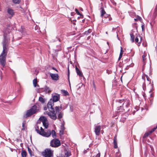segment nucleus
I'll use <instances>...</instances> for the list:
<instances>
[{"label":"nucleus","instance_id":"obj_1","mask_svg":"<svg viewBox=\"0 0 157 157\" xmlns=\"http://www.w3.org/2000/svg\"><path fill=\"white\" fill-rule=\"evenodd\" d=\"M59 99V95H54L52 96V99H51L48 101L47 107L49 111H45V114H47L51 119L55 120L57 119L61 121L63 116V113L62 112H60L59 108L58 106H56L55 109L53 107L54 105V102L58 101Z\"/></svg>","mask_w":157,"mask_h":157},{"label":"nucleus","instance_id":"obj_2","mask_svg":"<svg viewBox=\"0 0 157 157\" xmlns=\"http://www.w3.org/2000/svg\"><path fill=\"white\" fill-rule=\"evenodd\" d=\"M4 39L2 42L3 49L2 52L0 55V64L4 67L6 64V57L7 56V51L6 50V46L7 43L9 41V38L7 36V33H10V30L6 28L3 30Z\"/></svg>","mask_w":157,"mask_h":157},{"label":"nucleus","instance_id":"obj_3","mask_svg":"<svg viewBox=\"0 0 157 157\" xmlns=\"http://www.w3.org/2000/svg\"><path fill=\"white\" fill-rule=\"evenodd\" d=\"M38 110V109H37L36 106V105H33L31 107L30 109L27 111L25 115L26 117H27L30 116L37 112Z\"/></svg>","mask_w":157,"mask_h":157},{"label":"nucleus","instance_id":"obj_4","mask_svg":"<svg viewBox=\"0 0 157 157\" xmlns=\"http://www.w3.org/2000/svg\"><path fill=\"white\" fill-rule=\"evenodd\" d=\"M53 151L50 149H46L42 152V155L44 157H53Z\"/></svg>","mask_w":157,"mask_h":157},{"label":"nucleus","instance_id":"obj_5","mask_svg":"<svg viewBox=\"0 0 157 157\" xmlns=\"http://www.w3.org/2000/svg\"><path fill=\"white\" fill-rule=\"evenodd\" d=\"M60 144V141L57 139H53L50 142V146L52 147H58Z\"/></svg>","mask_w":157,"mask_h":157},{"label":"nucleus","instance_id":"obj_6","mask_svg":"<svg viewBox=\"0 0 157 157\" xmlns=\"http://www.w3.org/2000/svg\"><path fill=\"white\" fill-rule=\"evenodd\" d=\"M40 129L41 130V131H40L41 133L40 134H39L40 135L46 137H48L51 135V131L50 130H48L47 132H45L42 127H40Z\"/></svg>","mask_w":157,"mask_h":157},{"label":"nucleus","instance_id":"obj_7","mask_svg":"<svg viewBox=\"0 0 157 157\" xmlns=\"http://www.w3.org/2000/svg\"><path fill=\"white\" fill-rule=\"evenodd\" d=\"M116 109L117 113L118 114L119 113H124L125 112V109L124 108L123 105L117 106Z\"/></svg>","mask_w":157,"mask_h":157},{"label":"nucleus","instance_id":"obj_8","mask_svg":"<svg viewBox=\"0 0 157 157\" xmlns=\"http://www.w3.org/2000/svg\"><path fill=\"white\" fill-rule=\"evenodd\" d=\"M101 129V126L100 125H96L95 126L94 128V132L95 134L97 136L99 135L100 130Z\"/></svg>","mask_w":157,"mask_h":157},{"label":"nucleus","instance_id":"obj_9","mask_svg":"<svg viewBox=\"0 0 157 157\" xmlns=\"http://www.w3.org/2000/svg\"><path fill=\"white\" fill-rule=\"evenodd\" d=\"M124 99H118L116 100V106L123 105H124Z\"/></svg>","mask_w":157,"mask_h":157},{"label":"nucleus","instance_id":"obj_10","mask_svg":"<svg viewBox=\"0 0 157 157\" xmlns=\"http://www.w3.org/2000/svg\"><path fill=\"white\" fill-rule=\"evenodd\" d=\"M142 37L139 35H137L135 39V41L136 43H137V45L139 46L141 44Z\"/></svg>","mask_w":157,"mask_h":157},{"label":"nucleus","instance_id":"obj_11","mask_svg":"<svg viewBox=\"0 0 157 157\" xmlns=\"http://www.w3.org/2000/svg\"><path fill=\"white\" fill-rule=\"evenodd\" d=\"M50 75L53 80L57 81L59 79V75L57 74L50 73Z\"/></svg>","mask_w":157,"mask_h":157},{"label":"nucleus","instance_id":"obj_12","mask_svg":"<svg viewBox=\"0 0 157 157\" xmlns=\"http://www.w3.org/2000/svg\"><path fill=\"white\" fill-rule=\"evenodd\" d=\"M131 63L130 62V58L128 57L125 59H124L123 61V63L124 64H127V66H130V63Z\"/></svg>","mask_w":157,"mask_h":157},{"label":"nucleus","instance_id":"obj_13","mask_svg":"<svg viewBox=\"0 0 157 157\" xmlns=\"http://www.w3.org/2000/svg\"><path fill=\"white\" fill-rule=\"evenodd\" d=\"M124 105L126 108H128L130 105V101L127 98L124 99Z\"/></svg>","mask_w":157,"mask_h":157},{"label":"nucleus","instance_id":"obj_14","mask_svg":"<svg viewBox=\"0 0 157 157\" xmlns=\"http://www.w3.org/2000/svg\"><path fill=\"white\" fill-rule=\"evenodd\" d=\"M65 128L64 127V124L62 123L60 126V130L59 131L60 134V135H63L64 134V131Z\"/></svg>","mask_w":157,"mask_h":157},{"label":"nucleus","instance_id":"obj_15","mask_svg":"<svg viewBox=\"0 0 157 157\" xmlns=\"http://www.w3.org/2000/svg\"><path fill=\"white\" fill-rule=\"evenodd\" d=\"M75 70L77 75L80 77H82L83 76L82 71L79 69L77 67H76Z\"/></svg>","mask_w":157,"mask_h":157},{"label":"nucleus","instance_id":"obj_16","mask_svg":"<svg viewBox=\"0 0 157 157\" xmlns=\"http://www.w3.org/2000/svg\"><path fill=\"white\" fill-rule=\"evenodd\" d=\"M113 143L114 144V147L117 148V136L115 135L113 138Z\"/></svg>","mask_w":157,"mask_h":157},{"label":"nucleus","instance_id":"obj_17","mask_svg":"<svg viewBox=\"0 0 157 157\" xmlns=\"http://www.w3.org/2000/svg\"><path fill=\"white\" fill-rule=\"evenodd\" d=\"M101 10L100 11L101 12V17L103 18V16L105 14L106 12L105 11L103 7V6H101Z\"/></svg>","mask_w":157,"mask_h":157},{"label":"nucleus","instance_id":"obj_18","mask_svg":"<svg viewBox=\"0 0 157 157\" xmlns=\"http://www.w3.org/2000/svg\"><path fill=\"white\" fill-rule=\"evenodd\" d=\"M64 153L66 157H69L71 155V152L69 150H66L64 151Z\"/></svg>","mask_w":157,"mask_h":157},{"label":"nucleus","instance_id":"obj_19","mask_svg":"<svg viewBox=\"0 0 157 157\" xmlns=\"http://www.w3.org/2000/svg\"><path fill=\"white\" fill-rule=\"evenodd\" d=\"M39 120L42 121V123L44 122H47V119L44 116H41L39 118Z\"/></svg>","mask_w":157,"mask_h":157},{"label":"nucleus","instance_id":"obj_20","mask_svg":"<svg viewBox=\"0 0 157 157\" xmlns=\"http://www.w3.org/2000/svg\"><path fill=\"white\" fill-rule=\"evenodd\" d=\"M21 155L22 157H26L27 155V153L26 151L22 150L21 151Z\"/></svg>","mask_w":157,"mask_h":157},{"label":"nucleus","instance_id":"obj_21","mask_svg":"<svg viewBox=\"0 0 157 157\" xmlns=\"http://www.w3.org/2000/svg\"><path fill=\"white\" fill-rule=\"evenodd\" d=\"M7 12L9 14L11 15V16H13L14 14L13 11L11 9H8Z\"/></svg>","mask_w":157,"mask_h":157},{"label":"nucleus","instance_id":"obj_22","mask_svg":"<svg viewBox=\"0 0 157 157\" xmlns=\"http://www.w3.org/2000/svg\"><path fill=\"white\" fill-rule=\"evenodd\" d=\"M35 130L36 132L37 133H38L39 134H40L41 132H40V131L39 130V127L38 126H36L35 127Z\"/></svg>","mask_w":157,"mask_h":157},{"label":"nucleus","instance_id":"obj_23","mask_svg":"<svg viewBox=\"0 0 157 157\" xmlns=\"http://www.w3.org/2000/svg\"><path fill=\"white\" fill-rule=\"evenodd\" d=\"M44 89L46 93H49L51 91L49 87L47 86H45Z\"/></svg>","mask_w":157,"mask_h":157},{"label":"nucleus","instance_id":"obj_24","mask_svg":"<svg viewBox=\"0 0 157 157\" xmlns=\"http://www.w3.org/2000/svg\"><path fill=\"white\" fill-rule=\"evenodd\" d=\"M61 91L63 93V94L64 96H66L68 95H69L68 93L66 90H61Z\"/></svg>","mask_w":157,"mask_h":157},{"label":"nucleus","instance_id":"obj_25","mask_svg":"<svg viewBox=\"0 0 157 157\" xmlns=\"http://www.w3.org/2000/svg\"><path fill=\"white\" fill-rule=\"evenodd\" d=\"M131 37V40L132 42H133L134 41V36L133 33H131L130 34Z\"/></svg>","mask_w":157,"mask_h":157},{"label":"nucleus","instance_id":"obj_26","mask_svg":"<svg viewBox=\"0 0 157 157\" xmlns=\"http://www.w3.org/2000/svg\"><path fill=\"white\" fill-rule=\"evenodd\" d=\"M51 134L52 136L53 137H55L56 136V132L54 130H52L51 132Z\"/></svg>","mask_w":157,"mask_h":157},{"label":"nucleus","instance_id":"obj_27","mask_svg":"<svg viewBox=\"0 0 157 157\" xmlns=\"http://www.w3.org/2000/svg\"><path fill=\"white\" fill-rule=\"evenodd\" d=\"M33 83L34 86L35 87H36L37 86V81L36 78L34 79L33 80Z\"/></svg>","mask_w":157,"mask_h":157},{"label":"nucleus","instance_id":"obj_28","mask_svg":"<svg viewBox=\"0 0 157 157\" xmlns=\"http://www.w3.org/2000/svg\"><path fill=\"white\" fill-rule=\"evenodd\" d=\"M153 16L155 18L157 16V8L156 7L154 9Z\"/></svg>","mask_w":157,"mask_h":157},{"label":"nucleus","instance_id":"obj_29","mask_svg":"<svg viewBox=\"0 0 157 157\" xmlns=\"http://www.w3.org/2000/svg\"><path fill=\"white\" fill-rule=\"evenodd\" d=\"M39 101L42 103H44L45 102V100L44 99L41 97H40L39 99Z\"/></svg>","mask_w":157,"mask_h":157},{"label":"nucleus","instance_id":"obj_30","mask_svg":"<svg viewBox=\"0 0 157 157\" xmlns=\"http://www.w3.org/2000/svg\"><path fill=\"white\" fill-rule=\"evenodd\" d=\"M12 2L15 4H19L20 3L21 0H12Z\"/></svg>","mask_w":157,"mask_h":157},{"label":"nucleus","instance_id":"obj_31","mask_svg":"<svg viewBox=\"0 0 157 157\" xmlns=\"http://www.w3.org/2000/svg\"><path fill=\"white\" fill-rule=\"evenodd\" d=\"M47 122H44L42 123L43 125L45 128H47L48 125V124Z\"/></svg>","mask_w":157,"mask_h":157},{"label":"nucleus","instance_id":"obj_32","mask_svg":"<svg viewBox=\"0 0 157 157\" xmlns=\"http://www.w3.org/2000/svg\"><path fill=\"white\" fill-rule=\"evenodd\" d=\"M92 32L91 30L90 29H88L87 31H86L84 33L85 34L88 35L89 33H90Z\"/></svg>","mask_w":157,"mask_h":157},{"label":"nucleus","instance_id":"obj_33","mask_svg":"<svg viewBox=\"0 0 157 157\" xmlns=\"http://www.w3.org/2000/svg\"><path fill=\"white\" fill-rule=\"evenodd\" d=\"M105 21L107 22L108 21H110L111 20L112 18L111 17L110 15L108 17L105 18Z\"/></svg>","mask_w":157,"mask_h":157},{"label":"nucleus","instance_id":"obj_34","mask_svg":"<svg viewBox=\"0 0 157 157\" xmlns=\"http://www.w3.org/2000/svg\"><path fill=\"white\" fill-rule=\"evenodd\" d=\"M75 11L76 12V13L78 15H79L81 16H82V17H83V15H82V14L80 13L79 12L78 10L77 9H75Z\"/></svg>","mask_w":157,"mask_h":157},{"label":"nucleus","instance_id":"obj_35","mask_svg":"<svg viewBox=\"0 0 157 157\" xmlns=\"http://www.w3.org/2000/svg\"><path fill=\"white\" fill-rule=\"evenodd\" d=\"M150 134V133H149V132H146V133H145L143 137V138H146Z\"/></svg>","mask_w":157,"mask_h":157},{"label":"nucleus","instance_id":"obj_36","mask_svg":"<svg viewBox=\"0 0 157 157\" xmlns=\"http://www.w3.org/2000/svg\"><path fill=\"white\" fill-rule=\"evenodd\" d=\"M27 148L29 153V154L30 156H32V155H33L32 154V151L31 149L29 147H28Z\"/></svg>","mask_w":157,"mask_h":157},{"label":"nucleus","instance_id":"obj_37","mask_svg":"<svg viewBox=\"0 0 157 157\" xmlns=\"http://www.w3.org/2000/svg\"><path fill=\"white\" fill-rule=\"evenodd\" d=\"M58 40H59V41H60V39L57 37H56L55 39H52V40L53 42H55V41H56Z\"/></svg>","mask_w":157,"mask_h":157},{"label":"nucleus","instance_id":"obj_38","mask_svg":"<svg viewBox=\"0 0 157 157\" xmlns=\"http://www.w3.org/2000/svg\"><path fill=\"white\" fill-rule=\"evenodd\" d=\"M110 15H109V14H106V13H105V14L104 16H103V17H104V18H106L107 17H108V16H109Z\"/></svg>","mask_w":157,"mask_h":157},{"label":"nucleus","instance_id":"obj_39","mask_svg":"<svg viewBox=\"0 0 157 157\" xmlns=\"http://www.w3.org/2000/svg\"><path fill=\"white\" fill-rule=\"evenodd\" d=\"M142 58H143V61L144 62L146 59H145L146 56L145 55H144L142 56Z\"/></svg>","mask_w":157,"mask_h":157},{"label":"nucleus","instance_id":"obj_40","mask_svg":"<svg viewBox=\"0 0 157 157\" xmlns=\"http://www.w3.org/2000/svg\"><path fill=\"white\" fill-rule=\"evenodd\" d=\"M146 76L147 78V79L148 81H150L151 80L150 79V78L148 77L147 75H146Z\"/></svg>","mask_w":157,"mask_h":157},{"label":"nucleus","instance_id":"obj_41","mask_svg":"<svg viewBox=\"0 0 157 157\" xmlns=\"http://www.w3.org/2000/svg\"><path fill=\"white\" fill-rule=\"evenodd\" d=\"M122 55H123V54H121V53L120 54L119 56V57L118 58L119 60L121 58V57H122Z\"/></svg>","mask_w":157,"mask_h":157},{"label":"nucleus","instance_id":"obj_42","mask_svg":"<svg viewBox=\"0 0 157 157\" xmlns=\"http://www.w3.org/2000/svg\"><path fill=\"white\" fill-rule=\"evenodd\" d=\"M100 153L99 152L96 155L95 157H100Z\"/></svg>","mask_w":157,"mask_h":157},{"label":"nucleus","instance_id":"obj_43","mask_svg":"<svg viewBox=\"0 0 157 157\" xmlns=\"http://www.w3.org/2000/svg\"><path fill=\"white\" fill-rule=\"evenodd\" d=\"M24 126H25L24 124L23 123H22V130H25Z\"/></svg>","mask_w":157,"mask_h":157},{"label":"nucleus","instance_id":"obj_44","mask_svg":"<svg viewBox=\"0 0 157 157\" xmlns=\"http://www.w3.org/2000/svg\"><path fill=\"white\" fill-rule=\"evenodd\" d=\"M123 51L122 49V48L121 47V51H120V54L121 53V54H123Z\"/></svg>","mask_w":157,"mask_h":157},{"label":"nucleus","instance_id":"obj_45","mask_svg":"<svg viewBox=\"0 0 157 157\" xmlns=\"http://www.w3.org/2000/svg\"><path fill=\"white\" fill-rule=\"evenodd\" d=\"M137 18H138V20H139L140 21L142 19L141 17L139 16H138L137 17Z\"/></svg>","mask_w":157,"mask_h":157},{"label":"nucleus","instance_id":"obj_46","mask_svg":"<svg viewBox=\"0 0 157 157\" xmlns=\"http://www.w3.org/2000/svg\"><path fill=\"white\" fill-rule=\"evenodd\" d=\"M93 86L94 88V90H96V86H95V84L94 82H93Z\"/></svg>","mask_w":157,"mask_h":157},{"label":"nucleus","instance_id":"obj_47","mask_svg":"<svg viewBox=\"0 0 157 157\" xmlns=\"http://www.w3.org/2000/svg\"><path fill=\"white\" fill-rule=\"evenodd\" d=\"M154 131V130H153L152 129L151 131H149V133H150V134H151V133L152 132H153Z\"/></svg>","mask_w":157,"mask_h":157},{"label":"nucleus","instance_id":"obj_48","mask_svg":"<svg viewBox=\"0 0 157 157\" xmlns=\"http://www.w3.org/2000/svg\"><path fill=\"white\" fill-rule=\"evenodd\" d=\"M141 28L142 29V30L143 31L144 29V25H142L141 26Z\"/></svg>","mask_w":157,"mask_h":157},{"label":"nucleus","instance_id":"obj_49","mask_svg":"<svg viewBox=\"0 0 157 157\" xmlns=\"http://www.w3.org/2000/svg\"><path fill=\"white\" fill-rule=\"evenodd\" d=\"M52 69H53V70H56L57 71H58L54 67H52Z\"/></svg>","mask_w":157,"mask_h":157},{"label":"nucleus","instance_id":"obj_50","mask_svg":"<svg viewBox=\"0 0 157 157\" xmlns=\"http://www.w3.org/2000/svg\"><path fill=\"white\" fill-rule=\"evenodd\" d=\"M47 108H48V107H45L44 108V110H47Z\"/></svg>","mask_w":157,"mask_h":157},{"label":"nucleus","instance_id":"obj_51","mask_svg":"<svg viewBox=\"0 0 157 157\" xmlns=\"http://www.w3.org/2000/svg\"><path fill=\"white\" fill-rule=\"evenodd\" d=\"M157 127H155L154 128H152V129L153 130H154L155 131L157 128Z\"/></svg>","mask_w":157,"mask_h":157},{"label":"nucleus","instance_id":"obj_52","mask_svg":"<svg viewBox=\"0 0 157 157\" xmlns=\"http://www.w3.org/2000/svg\"><path fill=\"white\" fill-rule=\"evenodd\" d=\"M74 13H75L74 12H71V15L72 16H73V15H74Z\"/></svg>","mask_w":157,"mask_h":157},{"label":"nucleus","instance_id":"obj_53","mask_svg":"<svg viewBox=\"0 0 157 157\" xmlns=\"http://www.w3.org/2000/svg\"><path fill=\"white\" fill-rule=\"evenodd\" d=\"M68 75L69 77V67L68 68Z\"/></svg>","mask_w":157,"mask_h":157},{"label":"nucleus","instance_id":"obj_54","mask_svg":"<svg viewBox=\"0 0 157 157\" xmlns=\"http://www.w3.org/2000/svg\"><path fill=\"white\" fill-rule=\"evenodd\" d=\"M20 140L19 139H17L16 140L17 142H18Z\"/></svg>","mask_w":157,"mask_h":157},{"label":"nucleus","instance_id":"obj_55","mask_svg":"<svg viewBox=\"0 0 157 157\" xmlns=\"http://www.w3.org/2000/svg\"><path fill=\"white\" fill-rule=\"evenodd\" d=\"M60 109H59V110H61V109H62V105H61V106H60Z\"/></svg>","mask_w":157,"mask_h":157},{"label":"nucleus","instance_id":"obj_56","mask_svg":"<svg viewBox=\"0 0 157 157\" xmlns=\"http://www.w3.org/2000/svg\"><path fill=\"white\" fill-rule=\"evenodd\" d=\"M139 107H137L136 108V111H137L139 109H138L139 108Z\"/></svg>","mask_w":157,"mask_h":157},{"label":"nucleus","instance_id":"obj_57","mask_svg":"<svg viewBox=\"0 0 157 157\" xmlns=\"http://www.w3.org/2000/svg\"><path fill=\"white\" fill-rule=\"evenodd\" d=\"M134 20H135V21H138V18H135V19H134Z\"/></svg>","mask_w":157,"mask_h":157},{"label":"nucleus","instance_id":"obj_58","mask_svg":"<svg viewBox=\"0 0 157 157\" xmlns=\"http://www.w3.org/2000/svg\"><path fill=\"white\" fill-rule=\"evenodd\" d=\"M149 74V75H151V70H150V71Z\"/></svg>","mask_w":157,"mask_h":157},{"label":"nucleus","instance_id":"obj_59","mask_svg":"<svg viewBox=\"0 0 157 157\" xmlns=\"http://www.w3.org/2000/svg\"><path fill=\"white\" fill-rule=\"evenodd\" d=\"M113 5H115V6L116 5V2H114V3H113Z\"/></svg>","mask_w":157,"mask_h":157},{"label":"nucleus","instance_id":"obj_60","mask_svg":"<svg viewBox=\"0 0 157 157\" xmlns=\"http://www.w3.org/2000/svg\"><path fill=\"white\" fill-rule=\"evenodd\" d=\"M122 76L121 78V81H122Z\"/></svg>","mask_w":157,"mask_h":157},{"label":"nucleus","instance_id":"obj_61","mask_svg":"<svg viewBox=\"0 0 157 157\" xmlns=\"http://www.w3.org/2000/svg\"><path fill=\"white\" fill-rule=\"evenodd\" d=\"M145 94L143 95L144 98H145Z\"/></svg>","mask_w":157,"mask_h":157},{"label":"nucleus","instance_id":"obj_62","mask_svg":"<svg viewBox=\"0 0 157 157\" xmlns=\"http://www.w3.org/2000/svg\"><path fill=\"white\" fill-rule=\"evenodd\" d=\"M141 110L142 111V110H143V108H141Z\"/></svg>","mask_w":157,"mask_h":157},{"label":"nucleus","instance_id":"obj_63","mask_svg":"<svg viewBox=\"0 0 157 157\" xmlns=\"http://www.w3.org/2000/svg\"><path fill=\"white\" fill-rule=\"evenodd\" d=\"M153 84H151V86L152 87H153Z\"/></svg>","mask_w":157,"mask_h":157},{"label":"nucleus","instance_id":"obj_64","mask_svg":"<svg viewBox=\"0 0 157 157\" xmlns=\"http://www.w3.org/2000/svg\"><path fill=\"white\" fill-rule=\"evenodd\" d=\"M117 36L118 38V35H117Z\"/></svg>","mask_w":157,"mask_h":157}]
</instances>
